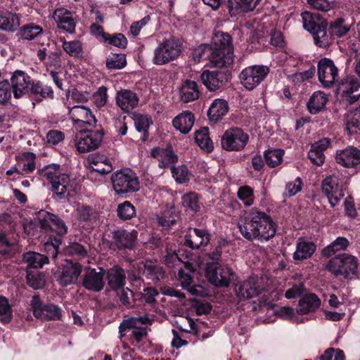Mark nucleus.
<instances>
[{"label": "nucleus", "mask_w": 360, "mask_h": 360, "mask_svg": "<svg viewBox=\"0 0 360 360\" xmlns=\"http://www.w3.org/2000/svg\"><path fill=\"white\" fill-rule=\"evenodd\" d=\"M13 309L7 298L0 296V322L9 323L13 319Z\"/></svg>", "instance_id": "obj_50"}, {"label": "nucleus", "mask_w": 360, "mask_h": 360, "mask_svg": "<svg viewBox=\"0 0 360 360\" xmlns=\"http://www.w3.org/2000/svg\"><path fill=\"white\" fill-rule=\"evenodd\" d=\"M69 115L75 124L94 126L96 119L90 108L84 105H75L69 110Z\"/></svg>", "instance_id": "obj_21"}, {"label": "nucleus", "mask_w": 360, "mask_h": 360, "mask_svg": "<svg viewBox=\"0 0 360 360\" xmlns=\"http://www.w3.org/2000/svg\"><path fill=\"white\" fill-rule=\"evenodd\" d=\"M120 304L127 308L133 306L134 302L137 300V293L135 294L128 288H122L121 292L118 295Z\"/></svg>", "instance_id": "obj_60"}, {"label": "nucleus", "mask_w": 360, "mask_h": 360, "mask_svg": "<svg viewBox=\"0 0 360 360\" xmlns=\"http://www.w3.org/2000/svg\"><path fill=\"white\" fill-rule=\"evenodd\" d=\"M108 287L112 290L122 288L125 285L126 274L123 269L114 266L106 272Z\"/></svg>", "instance_id": "obj_28"}, {"label": "nucleus", "mask_w": 360, "mask_h": 360, "mask_svg": "<svg viewBox=\"0 0 360 360\" xmlns=\"http://www.w3.org/2000/svg\"><path fill=\"white\" fill-rule=\"evenodd\" d=\"M152 123L151 119L148 115H139L136 116L134 118V125L136 130L139 132H143L146 137L143 140L146 139L148 136V130Z\"/></svg>", "instance_id": "obj_59"}, {"label": "nucleus", "mask_w": 360, "mask_h": 360, "mask_svg": "<svg viewBox=\"0 0 360 360\" xmlns=\"http://www.w3.org/2000/svg\"><path fill=\"white\" fill-rule=\"evenodd\" d=\"M31 309L34 316L42 320H59L62 316L63 310L60 307L52 303H44L39 295L32 297Z\"/></svg>", "instance_id": "obj_11"}, {"label": "nucleus", "mask_w": 360, "mask_h": 360, "mask_svg": "<svg viewBox=\"0 0 360 360\" xmlns=\"http://www.w3.org/2000/svg\"><path fill=\"white\" fill-rule=\"evenodd\" d=\"M319 359L345 360V356L342 349L330 347L324 352V354L319 357Z\"/></svg>", "instance_id": "obj_64"}, {"label": "nucleus", "mask_w": 360, "mask_h": 360, "mask_svg": "<svg viewBox=\"0 0 360 360\" xmlns=\"http://www.w3.org/2000/svg\"><path fill=\"white\" fill-rule=\"evenodd\" d=\"M181 202L184 207L193 212H198L201 207L199 195L195 192H189L181 198Z\"/></svg>", "instance_id": "obj_47"}, {"label": "nucleus", "mask_w": 360, "mask_h": 360, "mask_svg": "<svg viewBox=\"0 0 360 360\" xmlns=\"http://www.w3.org/2000/svg\"><path fill=\"white\" fill-rule=\"evenodd\" d=\"M209 281L217 287L228 286L235 277L234 271L228 266H221L218 263H208L205 269Z\"/></svg>", "instance_id": "obj_10"}, {"label": "nucleus", "mask_w": 360, "mask_h": 360, "mask_svg": "<svg viewBox=\"0 0 360 360\" xmlns=\"http://www.w3.org/2000/svg\"><path fill=\"white\" fill-rule=\"evenodd\" d=\"M177 216L174 214L173 208L165 210L161 215L158 216L157 220L163 228H169L176 223Z\"/></svg>", "instance_id": "obj_56"}, {"label": "nucleus", "mask_w": 360, "mask_h": 360, "mask_svg": "<svg viewBox=\"0 0 360 360\" xmlns=\"http://www.w3.org/2000/svg\"><path fill=\"white\" fill-rule=\"evenodd\" d=\"M349 245V242L347 238L338 237L330 244L322 250V255L330 257L337 252L345 251Z\"/></svg>", "instance_id": "obj_42"}, {"label": "nucleus", "mask_w": 360, "mask_h": 360, "mask_svg": "<svg viewBox=\"0 0 360 360\" xmlns=\"http://www.w3.org/2000/svg\"><path fill=\"white\" fill-rule=\"evenodd\" d=\"M195 122L194 115L188 110L183 111L172 121L173 126L181 133L186 134L192 129Z\"/></svg>", "instance_id": "obj_31"}, {"label": "nucleus", "mask_w": 360, "mask_h": 360, "mask_svg": "<svg viewBox=\"0 0 360 360\" xmlns=\"http://www.w3.org/2000/svg\"><path fill=\"white\" fill-rule=\"evenodd\" d=\"M214 51L212 63L216 66H224L233 61V48L231 37L226 33H217L213 39Z\"/></svg>", "instance_id": "obj_6"}, {"label": "nucleus", "mask_w": 360, "mask_h": 360, "mask_svg": "<svg viewBox=\"0 0 360 360\" xmlns=\"http://www.w3.org/2000/svg\"><path fill=\"white\" fill-rule=\"evenodd\" d=\"M22 261L27 264V270L30 269L41 268L45 264L49 263L47 256L36 252H27L22 255Z\"/></svg>", "instance_id": "obj_37"}, {"label": "nucleus", "mask_w": 360, "mask_h": 360, "mask_svg": "<svg viewBox=\"0 0 360 360\" xmlns=\"http://www.w3.org/2000/svg\"><path fill=\"white\" fill-rule=\"evenodd\" d=\"M261 0H228V7L231 15L234 11L249 12L253 11Z\"/></svg>", "instance_id": "obj_40"}, {"label": "nucleus", "mask_w": 360, "mask_h": 360, "mask_svg": "<svg viewBox=\"0 0 360 360\" xmlns=\"http://www.w3.org/2000/svg\"><path fill=\"white\" fill-rule=\"evenodd\" d=\"M112 234L113 241L119 249H131L137 238L136 231L129 232L124 229L115 230Z\"/></svg>", "instance_id": "obj_26"}, {"label": "nucleus", "mask_w": 360, "mask_h": 360, "mask_svg": "<svg viewBox=\"0 0 360 360\" xmlns=\"http://www.w3.org/2000/svg\"><path fill=\"white\" fill-rule=\"evenodd\" d=\"M89 161L91 164L94 165L96 166L99 163H103V165H105L106 167H98L96 169H94V170H96L102 174H108L110 172H111L112 169L111 165L110 164V161L105 156L103 155H91L89 156Z\"/></svg>", "instance_id": "obj_61"}, {"label": "nucleus", "mask_w": 360, "mask_h": 360, "mask_svg": "<svg viewBox=\"0 0 360 360\" xmlns=\"http://www.w3.org/2000/svg\"><path fill=\"white\" fill-rule=\"evenodd\" d=\"M229 111V105L226 100L221 98H216L213 101L207 111L209 119L217 122L225 116Z\"/></svg>", "instance_id": "obj_33"}, {"label": "nucleus", "mask_w": 360, "mask_h": 360, "mask_svg": "<svg viewBox=\"0 0 360 360\" xmlns=\"http://www.w3.org/2000/svg\"><path fill=\"white\" fill-rule=\"evenodd\" d=\"M249 141V135L243 129L233 127L226 130L221 140L222 148L228 151L243 149Z\"/></svg>", "instance_id": "obj_12"}, {"label": "nucleus", "mask_w": 360, "mask_h": 360, "mask_svg": "<svg viewBox=\"0 0 360 360\" xmlns=\"http://www.w3.org/2000/svg\"><path fill=\"white\" fill-rule=\"evenodd\" d=\"M116 103L124 112H129L137 106L139 98L132 91L124 89L117 91Z\"/></svg>", "instance_id": "obj_27"}, {"label": "nucleus", "mask_w": 360, "mask_h": 360, "mask_svg": "<svg viewBox=\"0 0 360 360\" xmlns=\"http://www.w3.org/2000/svg\"><path fill=\"white\" fill-rule=\"evenodd\" d=\"M27 283L34 290L41 289L45 285L44 275L37 270H27Z\"/></svg>", "instance_id": "obj_46"}, {"label": "nucleus", "mask_w": 360, "mask_h": 360, "mask_svg": "<svg viewBox=\"0 0 360 360\" xmlns=\"http://www.w3.org/2000/svg\"><path fill=\"white\" fill-rule=\"evenodd\" d=\"M328 96L323 91H315L310 97L307 108L310 113L316 114L322 110L328 102Z\"/></svg>", "instance_id": "obj_39"}, {"label": "nucleus", "mask_w": 360, "mask_h": 360, "mask_svg": "<svg viewBox=\"0 0 360 360\" xmlns=\"http://www.w3.org/2000/svg\"><path fill=\"white\" fill-rule=\"evenodd\" d=\"M195 269L192 267L191 264H187L185 265V269H180L179 271V279L181 283L182 287L186 289L192 295H200L198 289L192 285L193 276L191 275Z\"/></svg>", "instance_id": "obj_36"}, {"label": "nucleus", "mask_w": 360, "mask_h": 360, "mask_svg": "<svg viewBox=\"0 0 360 360\" xmlns=\"http://www.w3.org/2000/svg\"><path fill=\"white\" fill-rule=\"evenodd\" d=\"M195 140L197 144L203 150L210 152L213 149V143L208 134V128L203 127L195 131Z\"/></svg>", "instance_id": "obj_45"}, {"label": "nucleus", "mask_w": 360, "mask_h": 360, "mask_svg": "<svg viewBox=\"0 0 360 360\" xmlns=\"http://www.w3.org/2000/svg\"><path fill=\"white\" fill-rule=\"evenodd\" d=\"M126 64V57L124 54L112 53L106 59V66L108 69H122Z\"/></svg>", "instance_id": "obj_55"}, {"label": "nucleus", "mask_w": 360, "mask_h": 360, "mask_svg": "<svg viewBox=\"0 0 360 360\" xmlns=\"http://www.w3.org/2000/svg\"><path fill=\"white\" fill-rule=\"evenodd\" d=\"M360 87L359 82L353 77H347L342 79L338 87V91L342 94L345 101L349 104H352L356 101L359 97L360 94L352 95V94Z\"/></svg>", "instance_id": "obj_20"}, {"label": "nucleus", "mask_w": 360, "mask_h": 360, "mask_svg": "<svg viewBox=\"0 0 360 360\" xmlns=\"http://www.w3.org/2000/svg\"><path fill=\"white\" fill-rule=\"evenodd\" d=\"M103 138V133L100 130L80 132L77 135L75 146L79 153H84L98 148Z\"/></svg>", "instance_id": "obj_14"}, {"label": "nucleus", "mask_w": 360, "mask_h": 360, "mask_svg": "<svg viewBox=\"0 0 360 360\" xmlns=\"http://www.w3.org/2000/svg\"><path fill=\"white\" fill-rule=\"evenodd\" d=\"M75 217L79 222H90L95 218V211L87 205H79L75 211Z\"/></svg>", "instance_id": "obj_49"}, {"label": "nucleus", "mask_w": 360, "mask_h": 360, "mask_svg": "<svg viewBox=\"0 0 360 360\" xmlns=\"http://www.w3.org/2000/svg\"><path fill=\"white\" fill-rule=\"evenodd\" d=\"M181 101L184 103L193 101L198 98L200 91L198 84L194 81L186 80L180 89Z\"/></svg>", "instance_id": "obj_38"}, {"label": "nucleus", "mask_w": 360, "mask_h": 360, "mask_svg": "<svg viewBox=\"0 0 360 360\" xmlns=\"http://www.w3.org/2000/svg\"><path fill=\"white\" fill-rule=\"evenodd\" d=\"M42 32V27L33 23L25 25L20 30L21 38L27 40H32Z\"/></svg>", "instance_id": "obj_54"}, {"label": "nucleus", "mask_w": 360, "mask_h": 360, "mask_svg": "<svg viewBox=\"0 0 360 360\" xmlns=\"http://www.w3.org/2000/svg\"><path fill=\"white\" fill-rule=\"evenodd\" d=\"M269 68L266 65H251L243 69L240 74L242 85L248 90L257 87L269 73Z\"/></svg>", "instance_id": "obj_9"}, {"label": "nucleus", "mask_w": 360, "mask_h": 360, "mask_svg": "<svg viewBox=\"0 0 360 360\" xmlns=\"http://www.w3.org/2000/svg\"><path fill=\"white\" fill-rule=\"evenodd\" d=\"M347 129L352 133L360 134V105L348 112L346 117Z\"/></svg>", "instance_id": "obj_48"}, {"label": "nucleus", "mask_w": 360, "mask_h": 360, "mask_svg": "<svg viewBox=\"0 0 360 360\" xmlns=\"http://www.w3.org/2000/svg\"><path fill=\"white\" fill-rule=\"evenodd\" d=\"M107 92L108 89L104 86H101L93 94L92 101L97 108H100L106 105L108 98Z\"/></svg>", "instance_id": "obj_63"}, {"label": "nucleus", "mask_w": 360, "mask_h": 360, "mask_svg": "<svg viewBox=\"0 0 360 360\" xmlns=\"http://www.w3.org/2000/svg\"><path fill=\"white\" fill-rule=\"evenodd\" d=\"M82 270V266L78 263L66 260L55 273V278L61 286H68L76 283Z\"/></svg>", "instance_id": "obj_15"}, {"label": "nucleus", "mask_w": 360, "mask_h": 360, "mask_svg": "<svg viewBox=\"0 0 360 360\" xmlns=\"http://www.w3.org/2000/svg\"><path fill=\"white\" fill-rule=\"evenodd\" d=\"M111 181L117 194L134 193L139 189L136 174L129 169H120L112 174Z\"/></svg>", "instance_id": "obj_8"}, {"label": "nucleus", "mask_w": 360, "mask_h": 360, "mask_svg": "<svg viewBox=\"0 0 360 360\" xmlns=\"http://www.w3.org/2000/svg\"><path fill=\"white\" fill-rule=\"evenodd\" d=\"M236 291L240 300H247L258 295L260 288L256 285L253 278H249L240 283Z\"/></svg>", "instance_id": "obj_35"}, {"label": "nucleus", "mask_w": 360, "mask_h": 360, "mask_svg": "<svg viewBox=\"0 0 360 360\" xmlns=\"http://www.w3.org/2000/svg\"><path fill=\"white\" fill-rule=\"evenodd\" d=\"M11 81L15 98H20L25 94L28 95L32 81L27 74L22 70H16L11 77Z\"/></svg>", "instance_id": "obj_18"}, {"label": "nucleus", "mask_w": 360, "mask_h": 360, "mask_svg": "<svg viewBox=\"0 0 360 360\" xmlns=\"http://www.w3.org/2000/svg\"><path fill=\"white\" fill-rule=\"evenodd\" d=\"M181 53V43L171 37L164 39L155 49L152 61L155 65H162L176 59Z\"/></svg>", "instance_id": "obj_7"}, {"label": "nucleus", "mask_w": 360, "mask_h": 360, "mask_svg": "<svg viewBox=\"0 0 360 360\" xmlns=\"http://www.w3.org/2000/svg\"><path fill=\"white\" fill-rule=\"evenodd\" d=\"M214 51L212 48L205 44H200L193 52V58L195 63H200L202 59H209L212 63Z\"/></svg>", "instance_id": "obj_51"}, {"label": "nucleus", "mask_w": 360, "mask_h": 360, "mask_svg": "<svg viewBox=\"0 0 360 360\" xmlns=\"http://www.w3.org/2000/svg\"><path fill=\"white\" fill-rule=\"evenodd\" d=\"M117 215L123 220L130 219L136 215V210L130 202L125 201L119 205L117 208Z\"/></svg>", "instance_id": "obj_62"}, {"label": "nucleus", "mask_w": 360, "mask_h": 360, "mask_svg": "<svg viewBox=\"0 0 360 360\" xmlns=\"http://www.w3.org/2000/svg\"><path fill=\"white\" fill-rule=\"evenodd\" d=\"M53 18L59 29L70 34L75 32L76 23L72 13L68 9L65 8L56 9L53 12Z\"/></svg>", "instance_id": "obj_22"}, {"label": "nucleus", "mask_w": 360, "mask_h": 360, "mask_svg": "<svg viewBox=\"0 0 360 360\" xmlns=\"http://www.w3.org/2000/svg\"><path fill=\"white\" fill-rule=\"evenodd\" d=\"M44 219L46 221H50L53 224V226L55 227L56 232L58 235L63 236L67 233L68 227L65 221L58 216L52 213L46 212L44 217Z\"/></svg>", "instance_id": "obj_53"}, {"label": "nucleus", "mask_w": 360, "mask_h": 360, "mask_svg": "<svg viewBox=\"0 0 360 360\" xmlns=\"http://www.w3.org/2000/svg\"><path fill=\"white\" fill-rule=\"evenodd\" d=\"M200 78L203 84L210 91H215L224 85L225 75L219 71L205 70Z\"/></svg>", "instance_id": "obj_29"}, {"label": "nucleus", "mask_w": 360, "mask_h": 360, "mask_svg": "<svg viewBox=\"0 0 360 360\" xmlns=\"http://www.w3.org/2000/svg\"><path fill=\"white\" fill-rule=\"evenodd\" d=\"M104 272L100 269L99 271H96L95 269H89L86 272L83 285L89 290L94 292H99L104 287Z\"/></svg>", "instance_id": "obj_24"}, {"label": "nucleus", "mask_w": 360, "mask_h": 360, "mask_svg": "<svg viewBox=\"0 0 360 360\" xmlns=\"http://www.w3.org/2000/svg\"><path fill=\"white\" fill-rule=\"evenodd\" d=\"M136 268L139 275H129V279L134 281L139 280V275L142 274L154 282L160 281L164 276V272L162 268L158 264L156 261L146 260L136 263Z\"/></svg>", "instance_id": "obj_17"}, {"label": "nucleus", "mask_w": 360, "mask_h": 360, "mask_svg": "<svg viewBox=\"0 0 360 360\" xmlns=\"http://www.w3.org/2000/svg\"><path fill=\"white\" fill-rule=\"evenodd\" d=\"M316 250V246L313 242L299 238L296 242V248L292 255V259L295 262L307 260L311 258Z\"/></svg>", "instance_id": "obj_25"}, {"label": "nucleus", "mask_w": 360, "mask_h": 360, "mask_svg": "<svg viewBox=\"0 0 360 360\" xmlns=\"http://www.w3.org/2000/svg\"><path fill=\"white\" fill-rule=\"evenodd\" d=\"M284 150L280 148L269 149L264 153L266 164L269 167H275L283 161Z\"/></svg>", "instance_id": "obj_44"}, {"label": "nucleus", "mask_w": 360, "mask_h": 360, "mask_svg": "<svg viewBox=\"0 0 360 360\" xmlns=\"http://www.w3.org/2000/svg\"><path fill=\"white\" fill-rule=\"evenodd\" d=\"M172 176L179 184H184L188 181L190 173L186 165H181L178 167L172 166L171 167Z\"/></svg>", "instance_id": "obj_58"}, {"label": "nucleus", "mask_w": 360, "mask_h": 360, "mask_svg": "<svg viewBox=\"0 0 360 360\" xmlns=\"http://www.w3.org/2000/svg\"><path fill=\"white\" fill-rule=\"evenodd\" d=\"M321 301L314 294L304 296L299 301L296 308L297 314H307L315 311L320 306Z\"/></svg>", "instance_id": "obj_34"}, {"label": "nucleus", "mask_w": 360, "mask_h": 360, "mask_svg": "<svg viewBox=\"0 0 360 360\" xmlns=\"http://www.w3.org/2000/svg\"><path fill=\"white\" fill-rule=\"evenodd\" d=\"M358 266V259L356 257L343 253L330 259L325 269L335 276H343L345 278H349L351 276L356 274Z\"/></svg>", "instance_id": "obj_5"}, {"label": "nucleus", "mask_w": 360, "mask_h": 360, "mask_svg": "<svg viewBox=\"0 0 360 360\" xmlns=\"http://www.w3.org/2000/svg\"><path fill=\"white\" fill-rule=\"evenodd\" d=\"M20 26V18L16 13L6 12L0 15V29L13 32Z\"/></svg>", "instance_id": "obj_41"}, {"label": "nucleus", "mask_w": 360, "mask_h": 360, "mask_svg": "<svg viewBox=\"0 0 360 360\" xmlns=\"http://www.w3.org/2000/svg\"><path fill=\"white\" fill-rule=\"evenodd\" d=\"M62 46L63 50L70 56L79 57L82 53V44L78 40L64 41Z\"/></svg>", "instance_id": "obj_57"}, {"label": "nucleus", "mask_w": 360, "mask_h": 360, "mask_svg": "<svg viewBox=\"0 0 360 360\" xmlns=\"http://www.w3.org/2000/svg\"><path fill=\"white\" fill-rule=\"evenodd\" d=\"M238 227L241 235L250 241H267L276 234V226L271 218L257 207L243 212Z\"/></svg>", "instance_id": "obj_1"}, {"label": "nucleus", "mask_w": 360, "mask_h": 360, "mask_svg": "<svg viewBox=\"0 0 360 360\" xmlns=\"http://www.w3.org/2000/svg\"><path fill=\"white\" fill-rule=\"evenodd\" d=\"M349 30V27L345 25V20L342 18H338L331 22L328 27L329 40L335 37H342L345 35Z\"/></svg>", "instance_id": "obj_43"}, {"label": "nucleus", "mask_w": 360, "mask_h": 360, "mask_svg": "<svg viewBox=\"0 0 360 360\" xmlns=\"http://www.w3.org/2000/svg\"><path fill=\"white\" fill-rule=\"evenodd\" d=\"M303 27L313 36L315 44L325 48L329 45L327 22L319 15L304 11L302 13Z\"/></svg>", "instance_id": "obj_4"}, {"label": "nucleus", "mask_w": 360, "mask_h": 360, "mask_svg": "<svg viewBox=\"0 0 360 360\" xmlns=\"http://www.w3.org/2000/svg\"><path fill=\"white\" fill-rule=\"evenodd\" d=\"M40 175L51 184V191L58 199L67 198L70 192H75L78 188L76 178L70 174L63 172L58 164L45 166L40 171Z\"/></svg>", "instance_id": "obj_2"}, {"label": "nucleus", "mask_w": 360, "mask_h": 360, "mask_svg": "<svg viewBox=\"0 0 360 360\" xmlns=\"http://www.w3.org/2000/svg\"><path fill=\"white\" fill-rule=\"evenodd\" d=\"M210 242V233L203 229H189L185 236L184 245L193 250L207 245Z\"/></svg>", "instance_id": "obj_19"}, {"label": "nucleus", "mask_w": 360, "mask_h": 360, "mask_svg": "<svg viewBox=\"0 0 360 360\" xmlns=\"http://www.w3.org/2000/svg\"><path fill=\"white\" fill-rule=\"evenodd\" d=\"M28 96L37 102H41L44 99L53 98V91L50 86L44 84L39 81L32 82Z\"/></svg>", "instance_id": "obj_30"}, {"label": "nucleus", "mask_w": 360, "mask_h": 360, "mask_svg": "<svg viewBox=\"0 0 360 360\" xmlns=\"http://www.w3.org/2000/svg\"><path fill=\"white\" fill-rule=\"evenodd\" d=\"M317 72L319 81L325 88L332 86L338 76V70L333 61L326 58L319 61Z\"/></svg>", "instance_id": "obj_16"}, {"label": "nucleus", "mask_w": 360, "mask_h": 360, "mask_svg": "<svg viewBox=\"0 0 360 360\" xmlns=\"http://www.w3.org/2000/svg\"><path fill=\"white\" fill-rule=\"evenodd\" d=\"M153 317L149 314L139 316H131L124 319L120 324V338H122L127 334L131 345L146 351V343L148 341V326L151 325Z\"/></svg>", "instance_id": "obj_3"}, {"label": "nucleus", "mask_w": 360, "mask_h": 360, "mask_svg": "<svg viewBox=\"0 0 360 360\" xmlns=\"http://www.w3.org/2000/svg\"><path fill=\"white\" fill-rule=\"evenodd\" d=\"M237 196L246 207H250L255 203L254 190L249 186L239 187L237 191Z\"/></svg>", "instance_id": "obj_52"}, {"label": "nucleus", "mask_w": 360, "mask_h": 360, "mask_svg": "<svg viewBox=\"0 0 360 360\" xmlns=\"http://www.w3.org/2000/svg\"><path fill=\"white\" fill-rule=\"evenodd\" d=\"M335 160L345 167H354L360 163V150L356 148L347 147L336 152Z\"/></svg>", "instance_id": "obj_23"}, {"label": "nucleus", "mask_w": 360, "mask_h": 360, "mask_svg": "<svg viewBox=\"0 0 360 360\" xmlns=\"http://www.w3.org/2000/svg\"><path fill=\"white\" fill-rule=\"evenodd\" d=\"M322 191L326 195L331 207H335L345 196L341 179L338 175L326 176L322 181Z\"/></svg>", "instance_id": "obj_13"}, {"label": "nucleus", "mask_w": 360, "mask_h": 360, "mask_svg": "<svg viewBox=\"0 0 360 360\" xmlns=\"http://www.w3.org/2000/svg\"><path fill=\"white\" fill-rule=\"evenodd\" d=\"M151 156L159 162L160 168L172 167L178 160V157L171 150L155 148L151 150Z\"/></svg>", "instance_id": "obj_32"}]
</instances>
